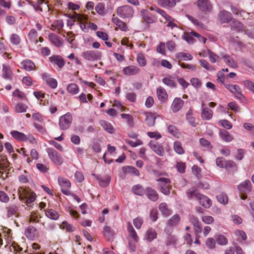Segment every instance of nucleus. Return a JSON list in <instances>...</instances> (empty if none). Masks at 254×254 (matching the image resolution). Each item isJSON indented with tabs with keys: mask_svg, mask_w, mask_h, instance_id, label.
<instances>
[{
	"mask_svg": "<svg viewBox=\"0 0 254 254\" xmlns=\"http://www.w3.org/2000/svg\"><path fill=\"white\" fill-rule=\"evenodd\" d=\"M19 199L27 206L29 209L33 207L36 198V194L29 188L20 187L18 190Z\"/></svg>",
	"mask_w": 254,
	"mask_h": 254,
	"instance_id": "obj_1",
	"label": "nucleus"
},
{
	"mask_svg": "<svg viewBox=\"0 0 254 254\" xmlns=\"http://www.w3.org/2000/svg\"><path fill=\"white\" fill-rule=\"evenodd\" d=\"M69 17L71 19L79 22V26L83 31L86 33L88 32L89 27L87 25L88 17L86 15L74 12L73 14L69 16Z\"/></svg>",
	"mask_w": 254,
	"mask_h": 254,
	"instance_id": "obj_2",
	"label": "nucleus"
},
{
	"mask_svg": "<svg viewBox=\"0 0 254 254\" xmlns=\"http://www.w3.org/2000/svg\"><path fill=\"white\" fill-rule=\"evenodd\" d=\"M156 181L158 182V186L160 191L165 195H169L172 189L171 180L167 178H159Z\"/></svg>",
	"mask_w": 254,
	"mask_h": 254,
	"instance_id": "obj_3",
	"label": "nucleus"
},
{
	"mask_svg": "<svg viewBox=\"0 0 254 254\" xmlns=\"http://www.w3.org/2000/svg\"><path fill=\"white\" fill-rule=\"evenodd\" d=\"M46 152L51 161L55 164L60 166L62 164L64 159L61 155L53 148H47Z\"/></svg>",
	"mask_w": 254,
	"mask_h": 254,
	"instance_id": "obj_4",
	"label": "nucleus"
},
{
	"mask_svg": "<svg viewBox=\"0 0 254 254\" xmlns=\"http://www.w3.org/2000/svg\"><path fill=\"white\" fill-rule=\"evenodd\" d=\"M134 13L133 8L129 5H125L118 7L117 13L122 18H128L132 16Z\"/></svg>",
	"mask_w": 254,
	"mask_h": 254,
	"instance_id": "obj_5",
	"label": "nucleus"
},
{
	"mask_svg": "<svg viewBox=\"0 0 254 254\" xmlns=\"http://www.w3.org/2000/svg\"><path fill=\"white\" fill-rule=\"evenodd\" d=\"M58 183L61 187V191L63 194L66 195H69L71 194V191L69 190L71 187V183L68 179L59 177Z\"/></svg>",
	"mask_w": 254,
	"mask_h": 254,
	"instance_id": "obj_6",
	"label": "nucleus"
},
{
	"mask_svg": "<svg viewBox=\"0 0 254 254\" xmlns=\"http://www.w3.org/2000/svg\"><path fill=\"white\" fill-rule=\"evenodd\" d=\"M101 55V53L98 51L89 50L83 52L81 56L86 60L95 61L100 60Z\"/></svg>",
	"mask_w": 254,
	"mask_h": 254,
	"instance_id": "obj_7",
	"label": "nucleus"
},
{
	"mask_svg": "<svg viewBox=\"0 0 254 254\" xmlns=\"http://www.w3.org/2000/svg\"><path fill=\"white\" fill-rule=\"evenodd\" d=\"M72 120V116L69 113L61 116L59 120V126L62 130H65L69 128Z\"/></svg>",
	"mask_w": 254,
	"mask_h": 254,
	"instance_id": "obj_8",
	"label": "nucleus"
},
{
	"mask_svg": "<svg viewBox=\"0 0 254 254\" xmlns=\"http://www.w3.org/2000/svg\"><path fill=\"white\" fill-rule=\"evenodd\" d=\"M148 145L150 148L158 155L163 157L165 155V150L163 146L158 142L151 140Z\"/></svg>",
	"mask_w": 254,
	"mask_h": 254,
	"instance_id": "obj_9",
	"label": "nucleus"
},
{
	"mask_svg": "<svg viewBox=\"0 0 254 254\" xmlns=\"http://www.w3.org/2000/svg\"><path fill=\"white\" fill-rule=\"evenodd\" d=\"M19 208L18 206L12 204L7 206L5 208L6 210V216L8 218L13 219L14 217L19 216Z\"/></svg>",
	"mask_w": 254,
	"mask_h": 254,
	"instance_id": "obj_10",
	"label": "nucleus"
},
{
	"mask_svg": "<svg viewBox=\"0 0 254 254\" xmlns=\"http://www.w3.org/2000/svg\"><path fill=\"white\" fill-rule=\"evenodd\" d=\"M196 5L198 9L202 12H209L212 8L209 0H197Z\"/></svg>",
	"mask_w": 254,
	"mask_h": 254,
	"instance_id": "obj_11",
	"label": "nucleus"
},
{
	"mask_svg": "<svg viewBox=\"0 0 254 254\" xmlns=\"http://www.w3.org/2000/svg\"><path fill=\"white\" fill-rule=\"evenodd\" d=\"M42 78L46 83L51 88L55 89L57 88L58 82L57 80L53 78L50 74L45 72L42 74Z\"/></svg>",
	"mask_w": 254,
	"mask_h": 254,
	"instance_id": "obj_12",
	"label": "nucleus"
},
{
	"mask_svg": "<svg viewBox=\"0 0 254 254\" xmlns=\"http://www.w3.org/2000/svg\"><path fill=\"white\" fill-rule=\"evenodd\" d=\"M218 19L221 24L228 23L232 20V15L230 12L223 10L218 13Z\"/></svg>",
	"mask_w": 254,
	"mask_h": 254,
	"instance_id": "obj_13",
	"label": "nucleus"
},
{
	"mask_svg": "<svg viewBox=\"0 0 254 254\" xmlns=\"http://www.w3.org/2000/svg\"><path fill=\"white\" fill-rule=\"evenodd\" d=\"M145 194L149 200L153 202L157 201L159 197L157 191L150 187L145 188Z\"/></svg>",
	"mask_w": 254,
	"mask_h": 254,
	"instance_id": "obj_14",
	"label": "nucleus"
},
{
	"mask_svg": "<svg viewBox=\"0 0 254 254\" xmlns=\"http://www.w3.org/2000/svg\"><path fill=\"white\" fill-rule=\"evenodd\" d=\"M122 72L125 75L131 76L138 74L140 72V69L137 66L131 65L124 68Z\"/></svg>",
	"mask_w": 254,
	"mask_h": 254,
	"instance_id": "obj_15",
	"label": "nucleus"
},
{
	"mask_svg": "<svg viewBox=\"0 0 254 254\" xmlns=\"http://www.w3.org/2000/svg\"><path fill=\"white\" fill-rule=\"evenodd\" d=\"M184 101L180 98H175L171 106V109L173 113H177L182 109Z\"/></svg>",
	"mask_w": 254,
	"mask_h": 254,
	"instance_id": "obj_16",
	"label": "nucleus"
},
{
	"mask_svg": "<svg viewBox=\"0 0 254 254\" xmlns=\"http://www.w3.org/2000/svg\"><path fill=\"white\" fill-rule=\"evenodd\" d=\"M49 61L53 64L57 65L60 68H62L65 64L64 59L59 55H53L49 58Z\"/></svg>",
	"mask_w": 254,
	"mask_h": 254,
	"instance_id": "obj_17",
	"label": "nucleus"
},
{
	"mask_svg": "<svg viewBox=\"0 0 254 254\" xmlns=\"http://www.w3.org/2000/svg\"><path fill=\"white\" fill-rule=\"evenodd\" d=\"M238 188L240 192L242 193H249L252 190L251 183L249 180H247L239 185Z\"/></svg>",
	"mask_w": 254,
	"mask_h": 254,
	"instance_id": "obj_18",
	"label": "nucleus"
},
{
	"mask_svg": "<svg viewBox=\"0 0 254 254\" xmlns=\"http://www.w3.org/2000/svg\"><path fill=\"white\" fill-rule=\"evenodd\" d=\"M127 230L129 237L134 242L137 243L139 240V237H138L137 233L132 227L131 223L129 222H128L127 223Z\"/></svg>",
	"mask_w": 254,
	"mask_h": 254,
	"instance_id": "obj_19",
	"label": "nucleus"
},
{
	"mask_svg": "<svg viewBox=\"0 0 254 254\" xmlns=\"http://www.w3.org/2000/svg\"><path fill=\"white\" fill-rule=\"evenodd\" d=\"M49 40L55 46L60 47L63 45V39L57 34L51 33L49 35Z\"/></svg>",
	"mask_w": 254,
	"mask_h": 254,
	"instance_id": "obj_20",
	"label": "nucleus"
},
{
	"mask_svg": "<svg viewBox=\"0 0 254 254\" xmlns=\"http://www.w3.org/2000/svg\"><path fill=\"white\" fill-rule=\"evenodd\" d=\"M200 194L197 189L194 187H191L186 191V194L189 199H195L197 200Z\"/></svg>",
	"mask_w": 254,
	"mask_h": 254,
	"instance_id": "obj_21",
	"label": "nucleus"
},
{
	"mask_svg": "<svg viewBox=\"0 0 254 254\" xmlns=\"http://www.w3.org/2000/svg\"><path fill=\"white\" fill-rule=\"evenodd\" d=\"M158 99L161 102H166L168 99V94L166 90L162 87L159 86L157 88Z\"/></svg>",
	"mask_w": 254,
	"mask_h": 254,
	"instance_id": "obj_22",
	"label": "nucleus"
},
{
	"mask_svg": "<svg viewBox=\"0 0 254 254\" xmlns=\"http://www.w3.org/2000/svg\"><path fill=\"white\" fill-rule=\"evenodd\" d=\"M25 234L28 238L33 239L38 236V232L36 228L32 226H29L26 229Z\"/></svg>",
	"mask_w": 254,
	"mask_h": 254,
	"instance_id": "obj_23",
	"label": "nucleus"
},
{
	"mask_svg": "<svg viewBox=\"0 0 254 254\" xmlns=\"http://www.w3.org/2000/svg\"><path fill=\"white\" fill-rule=\"evenodd\" d=\"M199 201V203L204 207L205 208H209L212 205V201L207 196L200 194V196H199L197 200Z\"/></svg>",
	"mask_w": 254,
	"mask_h": 254,
	"instance_id": "obj_24",
	"label": "nucleus"
},
{
	"mask_svg": "<svg viewBox=\"0 0 254 254\" xmlns=\"http://www.w3.org/2000/svg\"><path fill=\"white\" fill-rule=\"evenodd\" d=\"M112 21L122 31H127V30L128 28L127 24L117 17H115L114 14H113Z\"/></svg>",
	"mask_w": 254,
	"mask_h": 254,
	"instance_id": "obj_25",
	"label": "nucleus"
},
{
	"mask_svg": "<svg viewBox=\"0 0 254 254\" xmlns=\"http://www.w3.org/2000/svg\"><path fill=\"white\" fill-rule=\"evenodd\" d=\"M157 3L162 7L170 9L176 5L175 0H157Z\"/></svg>",
	"mask_w": 254,
	"mask_h": 254,
	"instance_id": "obj_26",
	"label": "nucleus"
},
{
	"mask_svg": "<svg viewBox=\"0 0 254 254\" xmlns=\"http://www.w3.org/2000/svg\"><path fill=\"white\" fill-rule=\"evenodd\" d=\"M21 68L28 71L34 70L36 67L35 64L30 60H24L21 63Z\"/></svg>",
	"mask_w": 254,
	"mask_h": 254,
	"instance_id": "obj_27",
	"label": "nucleus"
},
{
	"mask_svg": "<svg viewBox=\"0 0 254 254\" xmlns=\"http://www.w3.org/2000/svg\"><path fill=\"white\" fill-rule=\"evenodd\" d=\"M99 123L107 132L111 134L114 133V127L110 123L105 120H100Z\"/></svg>",
	"mask_w": 254,
	"mask_h": 254,
	"instance_id": "obj_28",
	"label": "nucleus"
},
{
	"mask_svg": "<svg viewBox=\"0 0 254 254\" xmlns=\"http://www.w3.org/2000/svg\"><path fill=\"white\" fill-rule=\"evenodd\" d=\"M12 76V72L8 64L2 65V77L5 79H10Z\"/></svg>",
	"mask_w": 254,
	"mask_h": 254,
	"instance_id": "obj_29",
	"label": "nucleus"
},
{
	"mask_svg": "<svg viewBox=\"0 0 254 254\" xmlns=\"http://www.w3.org/2000/svg\"><path fill=\"white\" fill-rule=\"evenodd\" d=\"M219 135L220 138L224 141L229 142L233 140V137L229 132L223 129L220 130Z\"/></svg>",
	"mask_w": 254,
	"mask_h": 254,
	"instance_id": "obj_30",
	"label": "nucleus"
},
{
	"mask_svg": "<svg viewBox=\"0 0 254 254\" xmlns=\"http://www.w3.org/2000/svg\"><path fill=\"white\" fill-rule=\"evenodd\" d=\"M122 170L125 174H131L137 177L140 175L139 171L133 166H127L123 167Z\"/></svg>",
	"mask_w": 254,
	"mask_h": 254,
	"instance_id": "obj_31",
	"label": "nucleus"
},
{
	"mask_svg": "<svg viewBox=\"0 0 254 254\" xmlns=\"http://www.w3.org/2000/svg\"><path fill=\"white\" fill-rule=\"evenodd\" d=\"M9 162L7 160L6 156L4 154H0V172L4 170L9 166Z\"/></svg>",
	"mask_w": 254,
	"mask_h": 254,
	"instance_id": "obj_32",
	"label": "nucleus"
},
{
	"mask_svg": "<svg viewBox=\"0 0 254 254\" xmlns=\"http://www.w3.org/2000/svg\"><path fill=\"white\" fill-rule=\"evenodd\" d=\"M11 136L15 139L21 141H26V135L17 130H13L10 132Z\"/></svg>",
	"mask_w": 254,
	"mask_h": 254,
	"instance_id": "obj_33",
	"label": "nucleus"
},
{
	"mask_svg": "<svg viewBox=\"0 0 254 254\" xmlns=\"http://www.w3.org/2000/svg\"><path fill=\"white\" fill-rule=\"evenodd\" d=\"M132 191L136 195L142 196L145 194V189L140 185H136L132 187Z\"/></svg>",
	"mask_w": 254,
	"mask_h": 254,
	"instance_id": "obj_34",
	"label": "nucleus"
},
{
	"mask_svg": "<svg viewBox=\"0 0 254 254\" xmlns=\"http://www.w3.org/2000/svg\"><path fill=\"white\" fill-rule=\"evenodd\" d=\"M46 216L53 220H57L60 216L59 213L53 209H47L45 210Z\"/></svg>",
	"mask_w": 254,
	"mask_h": 254,
	"instance_id": "obj_35",
	"label": "nucleus"
},
{
	"mask_svg": "<svg viewBox=\"0 0 254 254\" xmlns=\"http://www.w3.org/2000/svg\"><path fill=\"white\" fill-rule=\"evenodd\" d=\"M213 111L207 107L203 109L201 116L203 120H209L212 117Z\"/></svg>",
	"mask_w": 254,
	"mask_h": 254,
	"instance_id": "obj_36",
	"label": "nucleus"
},
{
	"mask_svg": "<svg viewBox=\"0 0 254 254\" xmlns=\"http://www.w3.org/2000/svg\"><path fill=\"white\" fill-rule=\"evenodd\" d=\"M28 37L31 43L35 45L37 44L38 42L37 40L38 32L35 29H32L30 30L28 34Z\"/></svg>",
	"mask_w": 254,
	"mask_h": 254,
	"instance_id": "obj_37",
	"label": "nucleus"
},
{
	"mask_svg": "<svg viewBox=\"0 0 254 254\" xmlns=\"http://www.w3.org/2000/svg\"><path fill=\"white\" fill-rule=\"evenodd\" d=\"M156 237L157 233L154 229L150 228L147 230L145 234V238L148 241L151 242L156 238Z\"/></svg>",
	"mask_w": 254,
	"mask_h": 254,
	"instance_id": "obj_38",
	"label": "nucleus"
},
{
	"mask_svg": "<svg viewBox=\"0 0 254 254\" xmlns=\"http://www.w3.org/2000/svg\"><path fill=\"white\" fill-rule=\"evenodd\" d=\"M95 177L99 182V185L102 187H106L110 183V179L109 177H100L95 176Z\"/></svg>",
	"mask_w": 254,
	"mask_h": 254,
	"instance_id": "obj_39",
	"label": "nucleus"
},
{
	"mask_svg": "<svg viewBox=\"0 0 254 254\" xmlns=\"http://www.w3.org/2000/svg\"><path fill=\"white\" fill-rule=\"evenodd\" d=\"M186 119L192 127H195L198 125L195 121V118L193 116L192 109H190L188 111L186 114Z\"/></svg>",
	"mask_w": 254,
	"mask_h": 254,
	"instance_id": "obj_40",
	"label": "nucleus"
},
{
	"mask_svg": "<svg viewBox=\"0 0 254 254\" xmlns=\"http://www.w3.org/2000/svg\"><path fill=\"white\" fill-rule=\"evenodd\" d=\"M150 9L152 11L155 10L156 12L160 14L165 19V21L163 22L164 23H166L167 21L172 17L167 14L164 10L158 7L154 8L153 7H151Z\"/></svg>",
	"mask_w": 254,
	"mask_h": 254,
	"instance_id": "obj_41",
	"label": "nucleus"
},
{
	"mask_svg": "<svg viewBox=\"0 0 254 254\" xmlns=\"http://www.w3.org/2000/svg\"><path fill=\"white\" fill-rule=\"evenodd\" d=\"M159 209L165 216H168L171 214V211L168 208L167 204L165 202L161 203L159 204Z\"/></svg>",
	"mask_w": 254,
	"mask_h": 254,
	"instance_id": "obj_42",
	"label": "nucleus"
},
{
	"mask_svg": "<svg viewBox=\"0 0 254 254\" xmlns=\"http://www.w3.org/2000/svg\"><path fill=\"white\" fill-rule=\"evenodd\" d=\"M66 90L68 93L75 95L79 92V89L77 84L70 83L67 86Z\"/></svg>",
	"mask_w": 254,
	"mask_h": 254,
	"instance_id": "obj_43",
	"label": "nucleus"
},
{
	"mask_svg": "<svg viewBox=\"0 0 254 254\" xmlns=\"http://www.w3.org/2000/svg\"><path fill=\"white\" fill-rule=\"evenodd\" d=\"M180 219V216L178 214H176L169 219L168 224L170 226H175L178 224Z\"/></svg>",
	"mask_w": 254,
	"mask_h": 254,
	"instance_id": "obj_44",
	"label": "nucleus"
},
{
	"mask_svg": "<svg viewBox=\"0 0 254 254\" xmlns=\"http://www.w3.org/2000/svg\"><path fill=\"white\" fill-rule=\"evenodd\" d=\"M155 117L151 113L146 114L145 123L149 127H153L155 123Z\"/></svg>",
	"mask_w": 254,
	"mask_h": 254,
	"instance_id": "obj_45",
	"label": "nucleus"
},
{
	"mask_svg": "<svg viewBox=\"0 0 254 254\" xmlns=\"http://www.w3.org/2000/svg\"><path fill=\"white\" fill-rule=\"evenodd\" d=\"M60 228L62 229H65L68 232H72L75 230V228L66 221L62 222L60 225Z\"/></svg>",
	"mask_w": 254,
	"mask_h": 254,
	"instance_id": "obj_46",
	"label": "nucleus"
},
{
	"mask_svg": "<svg viewBox=\"0 0 254 254\" xmlns=\"http://www.w3.org/2000/svg\"><path fill=\"white\" fill-rule=\"evenodd\" d=\"M176 57L177 59L184 61L191 60L193 58L192 55L190 54L184 52H179L177 53L176 55Z\"/></svg>",
	"mask_w": 254,
	"mask_h": 254,
	"instance_id": "obj_47",
	"label": "nucleus"
},
{
	"mask_svg": "<svg viewBox=\"0 0 254 254\" xmlns=\"http://www.w3.org/2000/svg\"><path fill=\"white\" fill-rule=\"evenodd\" d=\"M95 9L97 13L100 15L103 16L106 14L105 4L102 2H99L95 6Z\"/></svg>",
	"mask_w": 254,
	"mask_h": 254,
	"instance_id": "obj_48",
	"label": "nucleus"
},
{
	"mask_svg": "<svg viewBox=\"0 0 254 254\" xmlns=\"http://www.w3.org/2000/svg\"><path fill=\"white\" fill-rule=\"evenodd\" d=\"M224 168L228 171L237 170V166L235 162L231 160H227L225 164Z\"/></svg>",
	"mask_w": 254,
	"mask_h": 254,
	"instance_id": "obj_49",
	"label": "nucleus"
},
{
	"mask_svg": "<svg viewBox=\"0 0 254 254\" xmlns=\"http://www.w3.org/2000/svg\"><path fill=\"white\" fill-rule=\"evenodd\" d=\"M168 132L174 136L179 138L180 136V132L174 125H169L168 127Z\"/></svg>",
	"mask_w": 254,
	"mask_h": 254,
	"instance_id": "obj_50",
	"label": "nucleus"
},
{
	"mask_svg": "<svg viewBox=\"0 0 254 254\" xmlns=\"http://www.w3.org/2000/svg\"><path fill=\"white\" fill-rule=\"evenodd\" d=\"M231 26L232 30L240 31L242 30L243 25L239 21L234 20L231 24Z\"/></svg>",
	"mask_w": 254,
	"mask_h": 254,
	"instance_id": "obj_51",
	"label": "nucleus"
},
{
	"mask_svg": "<svg viewBox=\"0 0 254 254\" xmlns=\"http://www.w3.org/2000/svg\"><path fill=\"white\" fill-rule=\"evenodd\" d=\"M174 149L178 154H183L185 151L182 147V144L179 141H175L174 143Z\"/></svg>",
	"mask_w": 254,
	"mask_h": 254,
	"instance_id": "obj_52",
	"label": "nucleus"
},
{
	"mask_svg": "<svg viewBox=\"0 0 254 254\" xmlns=\"http://www.w3.org/2000/svg\"><path fill=\"white\" fill-rule=\"evenodd\" d=\"M162 82L164 84L171 88H175L176 87V82L173 80L171 77L163 78L162 79Z\"/></svg>",
	"mask_w": 254,
	"mask_h": 254,
	"instance_id": "obj_53",
	"label": "nucleus"
},
{
	"mask_svg": "<svg viewBox=\"0 0 254 254\" xmlns=\"http://www.w3.org/2000/svg\"><path fill=\"white\" fill-rule=\"evenodd\" d=\"M103 233L106 238L110 240L114 236V232L110 227L105 226L103 229Z\"/></svg>",
	"mask_w": 254,
	"mask_h": 254,
	"instance_id": "obj_54",
	"label": "nucleus"
},
{
	"mask_svg": "<svg viewBox=\"0 0 254 254\" xmlns=\"http://www.w3.org/2000/svg\"><path fill=\"white\" fill-rule=\"evenodd\" d=\"M217 200L221 203L226 204L228 201V197L226 193L222 192L216 196Z\"/></svg>",
	"mask_w": 254,
	"mask_h": 254,
	"instance_id": "obj_55",
	"label": "nucleus"
},
{
	"mask_svg": "<svg viewBox=\"0 0 254 254\" xmlns=\"http://www.w3.org/2000/svg\"><path fill=\"white\" fill-rule=\"evenodd\" d=\"M143 18L144 20L148 23H153L156 20V18L149 12L144 13Z\"/></svg>",
	"mask_w": 254,
	"mask_h": 254,
	"instance_id": "obj_56",
	"label": "nucleus"
},
{
	"mask_svg": "<svg viewBox=\"0 0 254 254\" xmlns=\"http://www.w3.org/2000/svg\"><path fill=\"white\" fill-rule=\"evenodd\" d=\"M10 42L14 45H18L21 42V38L17 34H12L10 37Z\"/></svg>",
	"mask_w": 254,
	"mask_h": 254,
	"instance_id": "obj_57",
	"label": "nucleus"
},
{
	"mask_svg": "<svg viewBox=\"0 0 254 254\" xmlns=\"http://www.w3.org/2000/svg\"><path fill=\"white\" fill-rule=\"evenodd\" d=\"M27 106L22 103H18L15 107V111L17 113L26 112Z\"/></svg>",
	"mask_w": 254,
	"mask_h": 254,
	"instance_id": "obj_58",
	"label": "nucleus"
},
{
	"mask_svg": "<svg viewBox=\"0 0 254 254\" xmlns=\"http://www.w3.org/2000/svg\"><path fill=\"white\" fill-rule=\"evenodd\" d=\"M136 60L140 66H144L146 65V61L145 58L142 54H138Z\"/></svg>",
	"mask_w": 254,
	"mask_h": 254,
	"instance_id": "obj_59",
	"label": "nucleus"
},
{
	"mask_svg": "<svg viewBox=\"0 0 254 254\" xmlns=\"http://www.w3.org/2000/svg\"><path fill=\"white\" fill-rule=\"evenodd\" d=\"M175 167L179 173L183 174L185 172L186 166L185 163L182 162H177Z\"/></svg>",
	"mask_w": 254,
	"mask_h": 254,
	"instance_id": "obj_60",
	"label": "nucleus"
},
{
	"mask_svg": "<svg viewBox=\"0 0 254 254\" xmlns=\"http://www.w3.org/2000/svg\"><path fill=\"white\" fill-rule=\"evenodd\" d=\"M217 243L220 245H226L228 243V240L223 235H220L216 237Z\"/></svg>",
	"mask_w": 254,
	"mask_h": 254,
	"instance_id": "obj_61",
	"label": "nucleus"
},
{
	"mask_svg": "<svg viewBox=\"0 0 254 254\" xmlns=\"http://www.w3.org/2000/svg\"><path fill=\"white\" fill-rule=\"evenodd\" d=\"M13 96L17 98L18 99L24 100L26 99V97L23 92L17 89L13 92Z\"/></svg>",
	"mask_w": 254,
	"mask_h": 254,
	"instance_id": "obj_62",
	"label": "nucleus"
},
{
	"mask_svg": "<svg viewBox=\"0 0 254 254\" xmlns=\"http://www.w3.org/2000/svg\"><path fill=\"white\" fill-rule=\"evenodd\" d=\"M225 87L231 92L234 94L237 90L240 88L237 85H233L230 84H225Z\"/></svg>",
	"mask_w": 254,
	"mask_h": 254,
	"instance_id": "obj_63",
	"label": "nucleus"
},
{
	"mask_svg": "<svg viewBox=\"0 0 254 254\" xmlns=\"http://www.w3.org/2000/svg\"><path fill=\"white\" fill-rule=\"evenodd\" d=\"M227 160L222 157L217 158L216 160V163L217 166L220 168H224L225 164Z\"/></svg>",
	"mask_w": 254,
	"mask_h": 254,
	"instance_id": "obj_64",
	"label": "nucleus"
}]
</instances>
